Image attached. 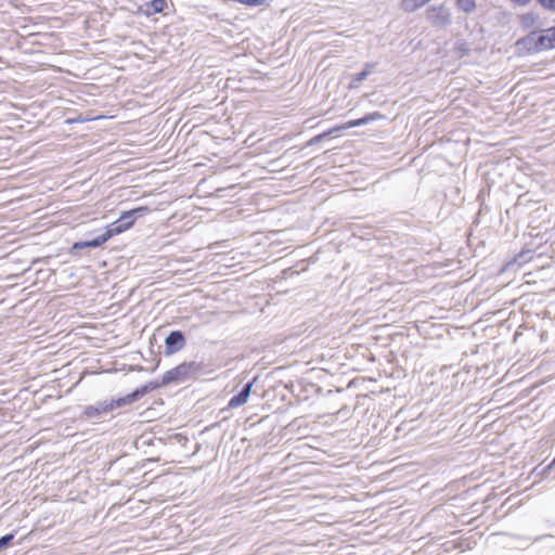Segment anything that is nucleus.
Instances as JSON below:
<instances>
[{"mask_svg":"<svg viewBox=\"0 0 555 555\" xmlns=\"http://www.w3.org/2000/svg\"><path fill=\"white\" fill-rule=\"evenodd\" d=\"M146 395L144 385H141L126 395L111 396L96 400L81 408L79 420L89 422L92 425L102 424L127 411L129 406Z\"/></svg>","mask_w":555,"mask_h":555,"instance_id":"obj_1","label":"nucleus"},{"mask_svg":"<svg viewBox=\"0 0 555 555\" xmlns=\"http://www.w3.org/2000/svg\"><path fill=\"white\" fill-rule=\"evenodd\" d=\"M204 364L196 361H184L179 365L168 370L160 379L149 380L144 385L146 392L165 387L170 384H182L192 378H196L203 372Z\"/></svg>","mask_w":555,"mask_h":555,"instance_id":"obj_2","label":"nucleus"},{"mask_svg":"<svg viewBox=\"0 0 555 555\" xmlns=\"http://www.w3.org/2000/svg\"><path fill=\"white\" fill-rule=\"evenodd\" d=\"M384 118H385V116L383 114H380L379 112L369 113L361 118L349 120L339 126H334L333 128L328 129L327 131H324V132L313 137L309 141V144L310 145L317 144L326 138H330L333 135H338V133L341 132L343 130H347V129H350L353 127L364 126V125H367L373 121L382 120Z\"/></svg>","mask_w":555,"mask_h":555,"instance_id":"obj_3","label":"nucleus"},{"mask_svg":"<svg viewBox=\"0 0 555 555\" xmlns=\"http://www.w3.org/2000/svg\"><path fill=\"white\" fill-rule=\"evenodd\" d=\"M106 242H107V240L102 232L101 234H98L93 237L80 240V241L73 243V245L68 249V253L73 257H78V256H80L81 250L88 249V248L101 247Z\"/></svg>","mask_w":555,"mask_h":555,"instance_id":"obj_4","label":"nucleus"},{"mask_svg":"<svg viewBox=\"0 0 555 555\" xmlns=\"http://www.w3.org/2000/svg\"><path fill=\"white\" fill-rule=\"evenodd\" d=\"M426 18L434 26H446L451 22L449 10L444 4L428 7Z\"/></svg>","mask_w":555,"mask_h":555,"instance_id":"obj_5","label":"nucleus"},{"mask_svg":"<svg viewBox=\"0 0 555 555\" xmlns=\"http://www.w3.org/2000/svg\"><path fill=\"white\" fill-rule=\"evenodd\" d=\"M186 338L182 331L175 330L170 331L165 338V356H172L183 349L185 346Z\"/></svg>","mask_w":555,"mask_h":555,"instance_id":"obj_6","label":"nucleus"},{"mask_svg":"<svg viewBox=\"0 0 555 555\" xmlns=\"http://www.w3.org/2000/svg\"><path fill=\"white\" fill-rule=\"evenodd\" d=\"M538 31L533 30L529 33L527 36L519 38L515 47L518 51L519 55H531L539 53V44H538Z\"/></svg>","mask_w":555,"mask_h":555,"instance_id":"obj_7","label":"nucleus"},{"mask_svg":"<svg viewBox=\"0 0 555 555\" xmlns=\"http://www.w3.org/2000/svg\"><path fill=\"white\" fill-rule=\"evenodd\" d=\"M537 40L540 52L555 49V26L538 31Z\"/></svg>","mask_w":555,"mask_h":555,"instance_id":"obj_8","label":"nucleus"},{"mask_svg":"<svg viewBox=\"0 0 555 555\" xmlns=\"http://www.w3.org/2000/svg\"><path fill=\"white\" fill-rule=\"evenodd\" d=\"M131 229L127 221L122 218L120 215L118 219L113 221L112 223L107 224L103 231V234L105 235L106 240H111L112 237L119 235L127 230Z\"/></svg>","mask_w":555,"mask_h":555,"instance_id":"obj_9","label":"nucleus"},{"mask_svg":"<svg viewBox=\"0 0 555 555\" xmlns=\"http://www.w3.org/2000/svg\"><path fill=\"white\" fill-rule=\"evenodd\" d=\"M240 443L243 442V438H240ZM229 463L232 473L235 477H238L242 473V465H241V448L237 446V441H233V444L231 447V452L229 456Z\"/></svg>","mask_w":555,"mask_h":555,"instance_id":"obj_10","label":"nucleus"},{"mask_svg":"<svg viewBox=\"0 0 555 555\" xmlns=\"http://www.w3.org/2000/svg\"><path fill=\"white\" fill-rule=\"evenodd\" d=\"M376 65L377 64L375 62L365 63L363 66V69L360 73L351 76V80L349 82V89L359 88L361 82L364 81L369 77V75H371L373 73Z\"/></svg>","mask_w":555,"mask_h":555,"instance_id":"obj_11","label":"nucleus"},{"mask_svg":"<svg viewBox=\"0 0 555 555\" xmlns=\"http://www.w3.org/2000/svg\"><path fill=\"white\" fill-rule=\"evenodd\" d=\"M428 2V0H402L400 8L406 13H412L423 8Z\"/></svg>","mask_w":555,"mask_h":555,"instance_id":"obj_12","label":"nucleus"},{"mask_svg":"<svg viewBox=\"0 0 555 555\" xmlns=\"http://www.w3.org/2000/svg\"><path fill=\"white\" fill-rule=\"evenodd\" d=\"M167 7L166 0H152L146 3V15L162 13Z\"/></svg>","mask_w":555,"mask_h":555,"instance_id":"obj_13","label":"nucleus"},{"mask_svg":"<svg viewBox=\"0 0 555 555\" xmlns=\"http://www.w3.org/2000/svg\"><path fill=\"white\" fill-rule=\"evenodd\" d=\"M457 8L466 14L476 10V0H455Z\"/></svg>","mask_w":555,"mask_h":555,"instance_id":"obj_14","label":"nucleus"},{"mask_svg":"<svg viewBox=\"0 0 555 555\" xmlns=\"http://www.w3.org/2000/svg\"><path fill=\"white\" fill-rule=\"evenodd\" d=\"M128 211L131 214L134 221H137L138 219H140V218L146 216L149 212H151L152 209L146 205H141V206L131 208Z\"/></svg>","mask_w":555,"mask_h":555,"instance_id":"obj_15","label":"nucleus"},{"mask_svg":"<svg viewBox=\"0 0 555 555\" xmlns=\"http://www.w3.org/2000/svg\"><path fill=\"white\" fill-rule=\"evenodd\" d=\"M15 535L16 531L14 530L0 537V552L12 545Z\"/></svg>","mask_w":555,"mask_h":555,"instance_id":"obj_16","label":"nucleus"},{"mask_svg":"<svg viewBox=\"0 0 555 555\" xmlns=\"http://www.w3.org/2000/svg\"><path fill=\"white\" fill-rule=\"evenodd\" d=\"M535 23V16L532 13H526L520 16V24L525 28H530Z\"/></svg>","mask_w":555,"mask_h":555,"instance_id":"obj_17","label":"nucleus"},{"mask_svg":"<svg viewBox=\"0 0 555 555\" xmlns=\"http://www.w3.org/2000/svg\"><path fill=\"white\" fill-rule=\"evenodd\" d=\"M243 405V389L237 391L229 401V408H237Z\"/></svg>","mask_w":555,"mask_h":555,"instance_id":"obj_18","label":"nucleus"},{"mask_svg":"<svg viewBox=\"0 0 555 555\" xmlns=\"http://www.w3.org/2000/svg\"><path fill=\"white\" fill-rule=\"evenodd\" d=\"M537 2L545 10L555 12V0H537Z\"/></svg>","mask_w":555,"mask_h":555,"instance_id":"obj_19","label":"nucleus"},{"mask_svg":"<svg viewBox=\"0 0 555 555\" xmlns=\"http://www.w3.org/2000/svg\"><path fill=\"white\" fill-rule=\"evenodd\" d=\"M120 215L122 216L125 221L128 222L130 228H132L134 225L135 221H134L133 217L131 216V214L128 210L121 211Z\"/></svg>","mask_w":555,"mask_h":555,"instance_id":"obj_20","label":"nucleus"},{"mask_svg":"<svg viewBox=\"0 0 555 555\" xmlns=\"http://www.w3.org/2000/svg\"><path fill=\"white\" fill-rule=\"evenodd\" d=\"M267 3V0H245V7H261Z\"/></svg>","mask_w":555,"mask_h":555,"instance_id":"obj_21","label":"nucleus"},{"mask_svg":"<svg viewBox=\"0 0 555 555\" xmlns=\"http://www.w3.org/2000/svg\"><path fill=\"white\" fill-rule=\"evenodd\" d=\"M245 147H251L255 144V140L253 139V135H248L244 141Z\"/></svg>","mask_w":555,"mask_h":555,"instance_id":"obj_22","label":"nucleus"},{"mask_svg":"<svg viewBox=\"0 0 555 555\" xmlns=\"http://www.w3.org/2000/svg\"><path fill=\"white\" fill-rule=\"evenodd\" d=\"M244 157H245V163H246L247 160H249V159H251V158H253V156H251V153H250V152H245Z\"/></svg>","mask_w":555,"mask_h":555,"instance_id":"obj_23","label":"nucleus"},{"mask_svg":"<svg viewBox=\"0 0 555 555\" xmlns=\"http://www.w3.org/2000/svg\"><path fill=\"white\" fill-rule=\"evenodd\" d=\"M248 393H249V385L245 387V392H244L245 399L248 397Z\"/></svg>","mask_w":555,"mask_h":555,"instance_id":"obj_24","label":"nucleus"},{"mask_svg":"<svg viewBox=\"0 0 555 555\" xmlns=\"http://www.w3.org/2000/svg\"><path fill=\"white\" fill-rule=\"evenodd\" d=\"M236 436H237V433L231 434V439L234 440L236 438Z\"/></svg>","mask_w":555,"mask_h":555,"instance_id":"obj_25","label":"nucleus"}]
</instances>
